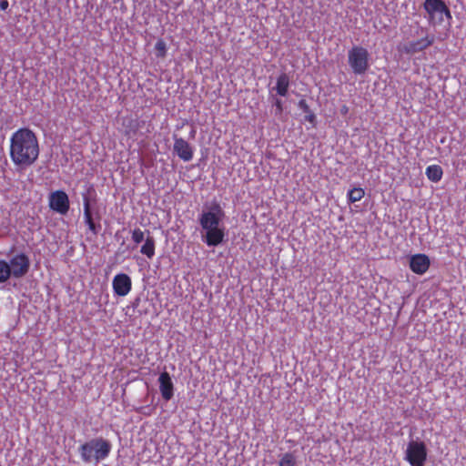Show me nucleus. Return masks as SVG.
<instances>
[{"instance_id": "18", "label": "nucleus", "mask_w": 466, "mask_h": 466, "mask_svg": "<svg viewBox=\"0 0 466 466\" xmlns=\"http://www.w3.org/2000/svg\"><path fill=\"white\" fill-rule=\"evenodd\" d=\"M154 51H155V56L157 58H165L166 57L167 53V46L166 42L162 38H159L156 42L155 46H154Z\"/></svg>"}, {"instance_id": "27", "label": "nucleus", "mask_w": 466, "mask_h": 466, "mask_svg": "<svg viewBox=\"0 0 466 466\" xmlns=\"http://www.w3.org/2000/svg\"><path fill=\"white\" fill-rule=\"evenodd\" d=\"M299 105H300V106H301V107L306 106L305 102H304L303 100H301V101L299 102Z\"/></svg>"}, {"instance_id": "20", "label": "nucleus", "mask_w": 466, "mask_h": 466, "mask_svg": "<svg viewBox=\"0 0 466 466\" xmlns=\"http://www.w3.org/2000/svg\"><path fill=\"white\" fill-rule=\"evenodd\" d=\"M296 463V457L290 452L285 453L279 461V466H295Z\"/></svg>"}, {"instance_id": "21", "label": "nucleus", "mask_w": 466, "mask_h": 466, "mask_svg": "<svg viewBox=\"0 0 466 466\" xmlns=\"http://www.w3.org/2000/svg\"><path fill=\"white\" fill-rule=\"evenodd\" d=\"M145 233L139 228H137L131 232V238L135 244H139L144 240Z\"/></svg>"}, {"instance_id": "2", "label": "nucleus", "mask_w": 466, "mask_h": 466, "mask_svg": "<svg viewBox=\"0 0 466 466\" xmlns=\"http://www.w3.org/2000/svg\"><path fill=\"white\" fill-rule=\"evenodd\" d=\"M225 214L219 204L213 205L208 211L199 217V224L206 231L205 242L208 247L221 244L225 238V228L221 226Z\"/></svg>"}, {"instance_id": "13", "label": "nucleus", "mask_w": 466, "mask_h": 466, "mask_svg": "<svg viewBox=\"0 0 466 466\" xmlns=\"http://www.w3.org/2000/svg\"><path fill=\"white\" fill-rule=\"evenodd\" d=\"M159 390L165 400H169L174 395V384L168 372L164 371L158 378Z\"/></svg>"}, {"instance_id": "4", "label": "nucleus", "mask_w": 466, "mask_h": 466, "mask_svg": "<svg viewBox=\"0 0 466 466\" xmlns=\"http://www.w3.org/2000/svg\"><path fill=\"white\" fill-rule=\"evenodd\" d=\"M348 63L355 75H363L370 67V54L360 46H354L348 53Z\"/></svg>"}, {"instance_id": "14", "label": "nucleus", "mask_w": 466, "mask_h": 466, "mask_svg": "<svg viewBox=\"0 0 466 466\" xmlns=\"http://www.w3.org/2000/svg\"><path fill=\"white\" fill-rule=\"evenodd\" d=\"M83 206H84L85 223L87 225L90 231H92L94 234H97L98 228H100V226H96L94 222L92 212H91L90 200L87 196H84V198H83Z\"/></svg>"}, {"instance_id": "8", "label": "nucleus", "mask_w": 466, "mask_h": 466, "mask_svg": "<svg viewBox=\"0 0 466 466\" xmlns=\"http://www.w3.org/2000/svg\"><path fill=\"white\" fill-rule=\"evenodd\" d=\"M8 264L11 268V275L16 279L24 277L30 268L29 258L25 253L15 255Z\"/></svg>"}, {"instance_id": "24", "label": "nucleus", "mask_w": 466, "mask_h": 466, "mask_svg": "<svg viewBox=\"0 0 466 466\" xmlns=\"http://www.w3.org/2000/svg\"><path fill=\"white\" fill-rule=\"evenodd\" d=\"M8 5H9V4H8L7 0H1L0 1V8H1V10L7 9Z\"/></svg>"}, {"instance_id": "3", "label": "nucleus", "mask_w": 466, "mask_h": 466, "mask_svg": "<svg viewBox=\"0 0 466 466\" xmlns=\"http://www.w3.org/2000/svg\"><path fill=\"white\" fill-rule=\"evenodd\" d=\"M111 449L112 445L109 441L98 437L91 439L80 445L78 451L84 462L98 463L108 457Z\"/></svg>"}, {"instance_id": "15", "label": "nucleus", "mask_w": 466, "mask_h": 466, "mask_svg": "<svg viewBox=\"0 0 466 466\" xmlns=\"http://www.w3.org/2000/svg\"><path fill=\"white\" fill-rule=\"evenodd\" d=\"M145 239V243L141 246L140 253L151 259L155 256L156 241L152 236L149 235Z\"/></svg>"}, {"instance_id": "11", "label": "nucleus", "mask_w": 466, "mask_h": 466, "mask_svg": "<svg viewBox=\"0 0 466 466\" xmlns=\"http://www.w3.org/2000/svg\"><path fill=\"white\" fill-rule=\"evenodd\" d=\"M174 152L185 162L190 161L194 156L191 145L182 137H176L174 141Z\"/></svg>"}, {"instance_id": "9", "label": "nucleus", "mask_w": 466, "mask_h": 466, "mask_svg": "<svg viewBox=\"0 0 466 466\" xmlns=\"http://www.w3.org/2000/svg\"><path fill=\"white\" fill-rule=\"evenodd\" d=\"M112 287L116 295L125 297L132 289L131 278L125 273L116 274L113 279Z\"/></svg>"}, {"instance_id": "28", "label": "nucleus", "mask_w": 466, "mask_h": 466, "mask_svg": "<svg viewBox=\"0 0 466 466\" xmlns=\"http://www.w3.org/2000/svg\"><path fill=\"white\" fill-rule=\"evenodd\" d=\"M312 117H313V115H310V116H309V120H310V121H311Z\"/></svg>"}, {"instance_id": "1", "label": "nucleus", "mask_w": 466, "mask_h": 466, "mask_svg": "<svg viewBox=\"0 0 466 466\" xmlns=\"http://www.w3.org/2000/svg\"><path fill=\"white\" fill-rule=\"evenodd\" d=\"M39 141L31 129L21 127L10 137L9 156L18 171L33 166L39 157Z\"/></svg>"}, {"instance_id": "10", "label": "nucleus", "mask_w": 466, "mask_h": 466, "mask_svg": "<svg viewBox=\"0 0 466 466\" xmlns=\"http://www.w3.org/2000/svg\"><path fill=\"white\" fill-rule=\"evenodd\" d=\"M434 43V36L433 35H426L423 38L410 41L403 45L402 46V52L412 55L420 51L425 50L429 46H431Z\"/></svg>"}, {"instance_id": "12", "label": "nucleus", "mask_w": 466, "mask_h": 466, "mask_svg": "<svg viewBox=\"0 0 466 466\" xmlns=\"http://www.w3.org/2000/svg\"><path fill=\"white\" fill-rule=\"evenodd\" d=\"M431 261L425 254H415L410 258V268L412 272L422 275L430 268Z\"/></svg>"}, {"instance_id": "23", "label": "nucleus", "mask_w": 466, "mask_h": 466, "mask_svg": "<svg viewBox=\"0 0 466 466\" xmlns=\"http://www.w3.org/2000/svg\"><path fill=\"white\" fill-rule=\"evenodd\" d=\"M275 106H276V114H280L283 110L281 101L279 99H276Z\"/></svg>"}, {"instance_id": "5", "label": "nucleus", "mask_w": 466, "mask_h": 466, "mask_svg": "<svg viewBox=\"0 0 466 466\" xmlns=\"http://www.w3.org/2000/svg\"><path fill=\"white\" fill-rule=\"evenodd\" d=\"M423 7L431 25H441L444 21V15L448 19L451 18V11L442 0H425Z\"/></svg>"}, {"instance_id": "26", "label": "nucleus", "mask_w": 466, "mask_h": 466, "mask_svg": "<svg viewBox=\"0 0 466 466\" xmlns=\"http://www.w3.org/2000/svg\"><path fill=\"white\" fill-rule=\"evenodd\" d=\"M347 112H348V107H347L346 106H343L341 107V113H342V114H347Z\"/></svg>"}, {"instance_id": "19", "label": "nucleus", "mask_w": 466, "mask_h": 466, "mask_svg": "<svg viewBox=\"0 0 466 466\" xmlns=\"http://www.w3.org/2000/svg\"><path fill=\"white\" fill-rule=\"evenodd\" d=\"M11 276L9 264L5 260L0 259V283L5 282Z\"/></svg>"}, {"instance_id": "7", "label": "nucleus", "mask_w": 466, "mask_h": 466, "mask_svg": "<svg viewBox=\"0 0 466 466\" xmlns=\"http://www.w3.org/2000/svg\"><path fill=\"white\" fill-rule=\"evenodd\" d=\"M49 207L52 210L66 215L70 208L67 194L63 190H56L49 195Z\"/></svg>"}, {"instance_id": "16", "label": "nucleus", "mask_w": 466, "mask_h": 466, "mask_svg": "<svg viewBox=\"0 0 466 466\" xmlns=\"http://www.w3.org/2000/svg\"><path fill=\"white\" fill-rule=\"evenodd\" d=\"M425 174L429 180L431 182L437 183L439 182L443 175V171L441 166L439 165H431L426 167Z\"/></svg>"}, {"instance_id": "25", "label": "nucleus", "mask_w": 466, "mask_h": 466, "mask_svg": "<svg viewBox=\"0 0 466 466\" xmlns=\"http://www.w3.org/2000/svg\"><path fill=\"white\" fill-rule=\"evenodd\" d=\"M277 93L280 96H286L288 95L289 89H276Z\"/></svg>"}, {"instance_id": "17", "label": "nucleus", "mask_w": 466, "mask_h": 466, "mask_svg": "<svg viewBox=\"0 0 466 466\" xmlns=\"http://www.w3.org/2000/svg\"><path fill=\"white\" fill-rule=\"evenodd\" d=\"M365 195V191L362 187H353L349 190L347 194L349 203H355L360 201Z\"/></svg>"}, {"instance_id": "6", "label": "nucleus", "mask_w": 466, "mask_h": 466, "mask_svg": "<svg viewBox=\"0 0 466 466\" xmlns=\"http://www.w3.org/2000/svg\"><path fill=\"white\" fill-rule=\"evenodd\" d=\"M405 459L410 466H424L427 448L423 441H411L408 443Z\"/></svg>"}, {"instance_id": "22", "label": "nucleus", "mask_w": 466, "mask_h": 466, "mask_svg": "<svg viewBox=\"0 0 466 466\" xmlns=\"http://www.w3.org/2000/svg\"><path fill=\"white\" fill-rule=\"evenodd\" d=\"M289 78L286 74H281L278 77L276 87H289Z\"/></svg>"}]
</instances>
